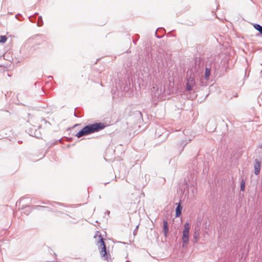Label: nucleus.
Instances as JSON below:
<instances>
[{"label":"nucleus","mask_w":262,"mask_h":262,"mask_svg":"<svg viewBox=\"0 0 262 262\" xmlns=\"http://www.w3.org/2000/svg\"><path fill=\"white\" fill-rule=\"evenodd\" d=\"M256 36H259V34H256Z\"/></svg>","instance_id":"7c9ffc66"},{"label":"nucleus","mask_w":262,"mask_h":262,"mask_svg":"<svg viewBox=\"0 0 262 262\" xmlns=\"http://www.w3.org/2000/svg\"><path fill=\"white\" fill-rule=\"evenodd\" d=\"M165 32V31L163 28H159L155 32V35L158 38H161L163 36Z\"/></svg>","instance_id":"6e6552de"},{"label":"nucleus","mask_w":262,"mask_h":262,"mask_svg":"<svg viewBox=\"0 0 262 262\" xmlns=\"http://www.w3.org/2000/svg\"><path fill=\"white\" fill-rule=\"evenodd\" d=\"M134 43L136 44V41H133Z\"/></svg>","instance_id":"2f4dec72"},{"label":"nucleus","mask_w":262,"mask_h":262,"mask_svg":"<svg viewBox=\"0 0 262 262\" xmlns=\"http://www.w3.org/2000/svg\"><path fill=\"white\" fill-rule=\"evenodd\" d=\"M43 25V21L42 20V16H39L38 18V21L37 23V26L38 27H41Z\"/></svg>","instance_id":"2eb2a0df"},{"label":"nucleus","mask_w":262,"mask_h":262,"mask_svg":"<svg viewBox=\"0 0 262 262\" xmlns=\"http://www.w3.org/2000/svg\"><path fill=\"white\" fill-rule=\"evenodd\" d=\"M138 228H139V225H138L136 228L135 229V230H134L133 231V235L134 236H136L137 234V232H138Z\"/></svg>","instance_id":"a211bd4d"},{"label":"nucleus","mask_w":262,"mask_h":262,"mask_svg":"<svg viewBox=\"0 0 262 262\" xmlns=\"http://www.w3.org/2000/svg\"><path fill=\"white\" fill-rule=\"evenodd\" d=\"M38 13L37 12H36V13H35V14H34V16H35V17H36V16L37 15H38Z\"/></svg>","instance_id":"b1692460"},{"label":"nucleus","mask_w":262,"mask_h":262,"mask_svg":"<svg viewBox=\"0 0 262 262\" xmlns=\"http://www.w3.org/2000/svg\"><path fill=\"white\" fill-rule=\"evenodd\" d=\"M210 75V69L208 68H205V79L208 80Z\"/></svg>","instance_id":"ddd939ff"},{"label":"nucleus","mask_w":262,"mask_h":262,"mask_svg":"<svg viewBox=\"0 0 262 262\" xmlns=\"http://www.w3.org/2000/svg\"><path fill=\"white\" fill-rule=\"evenodd\" d=\"M109 183V182H107V183H105V185H106V184H108Z\"/></svg>","instance_id":"c85d7f7f"},{"label":"nucleus","mask_w":262,"mask_h":262,"mask_svg":"<svg viewBox=\"0 0 262 262\" xmlns=\"http://www.w3.org/2000/svg\"><path fill=\"white\" fill-rule=\"evenodd\" d=\"M240 189L242 191H244L245 189V181L243 179L241 181Z\"/></svg>","instance_id":"4468645a"},{"label":"nucleus","mask_w":262,"mask_h":262,"mask_svg":"<svg viewBox=\"0 0 262 262\" xmlns=\"http://www.w3.org/2000/svg\"><path fill=\"white\" fill-rule=\"evenodd\" d=\"M23 201H24V199L21 200L20 201V202H19V203H22Z\"/></svg>","instance_id":"393cba45"},{"label":"nucleus","mask_w":262,"mask_h":262,"mask_svg":"<svg viewBox=\"0 0 262 262\" xmlns=\"http://www.w3.org/2000/svg\"><path fill=\"white\" fill-rule=\"evenodd\" d=\"M200 237V229L199 228H195L193 234V237L194 239V243H196Z\"/></svg>","instance_id":"9d476101"},{"label":"nucleus","mask_w":262,"mask_h":262,"mask_svg":"<svg viewBox=\"0 0 262 262\" xmlns=\"http://www.w3.org/2000/svg\"><path fill=\"white\" fill-rule=\"evenodd\" d=\"M98 236L99 238L98 245L101 256L103 258L104 260H107L108 256H110V255L106 251V247L104 242V239L101 234H98Z\"/></svg>","instance_id":"f03ea898"},{"label":"nucleus","mask_w":262,"mask_h":262,"mask_svg":"<svg viewBox=\"0 0 262 262\" xmlns=\"http://www.w3.org/2000/svg\"><path fill=\"white\" fill-rule=\"evenodd\" d=\"M40 126H41L40 125H39V126H38V128H40Z\"/></svg>","instance_id":"473e14b6"},{"label":"nucleus","mask_w":262,"mask_h":262,"mask_svg":"<svg viewBox=\"0 0 262 262\" xmlns=\"http://www.w3.org/2000/svg\"><path fill=\"white\" fill-rule=\"evenodd\" d=\"M163 233L165 236H167L168 233L169 231V226L168 224V222L167 219H163Z\"/></svg>","instance_id":"0eeeda50"},{"label":"nucleus","mask_w":262,"mask_h":262,"mask_svg":"<svg viewBox=\"0 0 262 262\" xmlns=\"http://www.w3.org/2000/svg\"><path fill=\"white\" fill-rule=\"evenodd\" d=\"M191 141L190 139L185 141H181V143L178 145L179 147L181 148L182 146V148L181 149V152L183 150V149L185 146Z\"/></svg>","instance_id":"9b49d317"},{"label":"nucleus","mask_w":262,"mask_h":262,"mask_svg":"<svg viewBox=\"0 0 262 262\" xmlns=\"http://www.w3.org/2000/svg\"><path fill=\"white\" fill-rule=\"evenodd\" d=\"M195 85V80L193 77L190 76L187 80L186 90L190 91L192 90L194 85Z\"/></svg>","instance_id":"39448f33"},{"label":"nucleus","mask_w":262,"mask_h":262,"mask_svg":"<svg viewBox=\"0 0 262 262\" xmlns=\"http://www.w3.org/2000/svg\"><path fill=\"white\" fill-rule=\"evenodd\" d=\"M54 204H57L58 205H60V206H63L64 205L61 203H59V202H53Z\"/></svg>","instance_id":"412c9836"},{"label":"nucleus","mask_w":262,"mask_h":262,"mask_svg":"<svg viewBox=\"0 0 262 262\" xmlns=\"http://www.w3.org/2000/svg\"><path fill=\"white\" fill-rule=\"evenodd\" d=\"M41 203L45 204H51V203L49 201H48V202H41Z\"/></svg>","instance_id":"5701e85b"},{"label":"nucleus","mask_w":262,"mask_h":262,"mask_svg":"<svg viewBox=\"0 0 262 262\" xmlns=\"http://www.w3.org/2000/svg\"><path fill=\"white\" fill-rule=\"evenodd\" d=\"M7 40V37L5 35H1L0 36V43H5Z\"/></svg>","instance_id":"dca6fc26"},{"label":"nucleus","mask_w":262,"mask_h":262,"mask_svg":"<svg viewBox=\"0 0 262 262\" xmlns=\"http://www.w3.org/2000/svg\"><path fill=\"white\" fill-rule=\"evenodd\" d=\"M105 127V124L102 122H95L93 124H90L80 129L76 134L77 138H80L85 136L96 132H98Z\"/></svg>","instance_id":"f257e3e1"},{"label":"nucleus","mask_w":262,"mask_h":262,"mask_svg":"<svg viewBox=\"0 0 262 262\" xmlns=\"http://www.w3.org/2000/svg\"><path fill=\"white\" fill-rule=\"evenodd\" d=\"M259 147L261 148H262V144L259 145Z\"/></svg>","instance_id":"a878e982"},{"label":"nucleus","mask_w":262,"mask_h":262,"mask_svg":"<svg viewBox=\"0 0 262 262\" xmlns=\"http://www.w3.org/2000/svg\"><path fill=\"white\" fill-rule=\"evenodd\" d=\"M35 207L36 208H38V209H39V208H48V209H49V208L48 207H45V206H40V205H37V206H36Z\"/></svg>","instance_id":"6ab92c4d"},{"label":"nucleus","mask_w":262,"mask_h":262,"mask_svg":"<svg viewBox=\"0 0 262 262\" xmlns=\"http://www.w3.org/2000/svg\"><path fill=\"white\" fill-rule=\"evenodd\" d=\"M177 207L176 209V217H179L182 214V206L181 205L180 203H176Z\"/></svg>","instance_id":"1a4fd4ad"},{"label":"nucleus","mask_w":262,"mask_h":262,"mask_svg":"<svg viewBox=\"0 0 262 262\" xmlns=\"http://www.w3.org/2000/svg\"><path fill=\"white\" fill-rule=\"evenodd\" d=\"M74 116L76 117H80V116L78 115V112H76V111H75L74 113Z\"/></svg>","instance_id":"aec40b11"},{"label":"nucleus","mask_w":262,"mask_h":262,"mask_svg":"<svg viewBox=\"0 0 262 262\" xmlns=\"http://www.w3.org/2000/svg\"><path fill=\"white\" fill-rule=\"evenodd\" d=\"M19 16H21V15L20 14H19V13H18V14H16V15H15V17H16L17 19H18V20H19V18H18V17H19Z\"/></svg>","instance_id":"4be33fe9"},{"label":"nucleus","mask_w":262,"mask_h":262,"mask_svg":"<svg viewBox=\"0 0 262 262\" xmlns=\"http://www.w3.org/2000/svg\"><path fill=\"white\" fill-rule=\"evenodd\" d=\"M28 18H29V20L32 23H35V20H36V17L35 16H29Z\"/></svg>","instance_id":"f3484780"},{"label":"nucleus","mask_w":262,"mask_h":262,"mask_svg":"<svg viewBox=\"0 0 262 262\" xmlns=\"http://www.w3.org/2000/svg\"><path fill=\"white\" fill-rule=\"evenodd\" d=\"M253 27L256 30L259 32V34L260 35H262V26L257 24H255L253 25Z\"/></svg>","instance_id":"f8f14e48"},{"label":"nucleus","mask_w":262,"mask_h":262,"mask_svg":"<svg viewBox=\"0 0 262 262\" xmlns=\"http://www.w3.org/2000/svg\"><path fill=\"white\" fill-rule=\"evenodd\" d=\"M107 213H108V214H109V213H110V211H107Z\"/></svg>","instance_id":"c756f323"},{"label":"nucleus","mask_w":262,"mask_h":262,"mask_svg":"<svg viewBox=\"0 0 262 262\" xmlns=\"http://www.w3.org/2000/svg\"><path fill=\"white\" fill-rule=\"evenodd\" d=\"M97 236V234H96L95 235V236H94V237H95H95H96V236Z\"/></svg>","instance_id":"cd10ccee"},{"label":"nucleus","mask_w":262,"mask_h":262,"mask_svg":"<svg viewBox=\"0 0 262 262\" xmlns=\"http://www.w3.org/2000/svg\"><path fill=\"white\" fill-rule=\"evenodd\" d=\"M52 78L53 77H52V76H50L49 77V78Z\"/></svg>","instance_id":"bb28decb"},{"label":"nucleus","mask_w":262,"mask_h":262,"mask_svg":"<svg viewBox=\"0 0 262 262\" xmlns=\"http://www.w3.org/2000/svg\"><path fill=\"white\" fill-rule=\"evenodd\" d=\"M260 161L258 160L257 159H255L254 160V173L256 175H258L260 173Z\"/></svg>","instance_id":"423d86ee"},{"label":"nucleus","mask_w":262,"mask_h":262,"mask_svg":"<svg viewBox=\"0 0 262 262\" xmlns=\"http://www.w3.org/2000/svg\"><path fill=\"white\" fill-rule=\"evenodd\" d=\"M189 230L190 225L188 222L184 225V229L182 232V247L184 248L186 246L189 242Z\"/></svg>","instance_id":"7ed1b4c3"},{"label":"nucleus","mask_w":262,"mask_h":262,"mask_svg":"<svg viewBox=\"0 0 262 262\" xmlns=\"http://www.w3.org/2000/svg\"><path fill=\"white\" fill-rule=\"evenodd\" d=\"M26 132L29 134L30 136L39 139L41 138V133L38 129H37L35 126H33V127L28 128Z\"/></svg>","instance_id":"20e7f679"}]
</instances>
